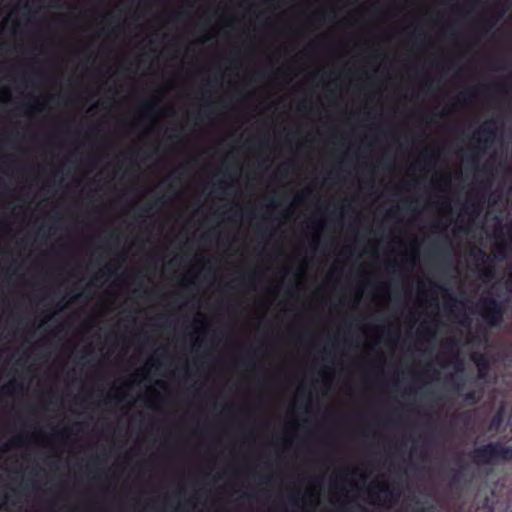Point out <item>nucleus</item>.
I'll return each instance as SVG.
<instances>
[{"instance_id": "nucleus-1", "label": "nucleus", "mask_w": 512, "mask_h": 512, "mask_svg": "<svg viewBox=\"0 0 512 512\" xmlns=\"http://www.w3.org/2000/svg\"><path fill=\"white\" fill-rule=\"evenodd\" d=\"M263 345L264 341L262 340L257 347L252 342H248L240 359L244 367V377L248 382L249 392L256 385L258 397L257 403L247 402L243 407V420L241 423L243 430L242 440L246 448L243 473L251 482L257 483L260 489H264L268 482L258 469L259 456L256 452V446L261 434L269 427L268 421L261 415L265 394L264 383L258 377V372L261 368L260 352Z\"/></svg>"}, {"instance_id": "nucleus-2", "label": "nucleus", "mask_w": 512, "mask_h": 512, "mask_svg": "<svg viewBox=\"0 0 512 512\" xmlns=\"http://www.w3.org/2000/svg\"><path fill=\"white\" fill-rule=\"evenodd\" d=\"M254 22L251 21L249 27L250 40L245 47L244 51V72L242 76L243 82V97L250 103L252 110L256 111L258 104L256 103L258 98L257 86L264 77L263 71L257 65V55L259 52V45L256 42V36L254 33Z\"/></svg>"}, {"instance_id": "nucleus-3", "label": "nucleus", "mask_w": 512, "mask_h": 512, "mask_svg": "<svg viewBox=\"0 0 512 512\" xmlns=\"http://www.w3.org/2000/svg\"><path fill=\"white\" fill-rule=\"evenodd\" d=\"M472 458L477 464H491L498 461H512V446L493 442L473 450Z\"/></svg>"}, {"instance_id": "nucleus-4", "label": "nucleus", "mask_w": 512, "mask_h": 512, "mask_svg": "<svg viewBox=\"0 0 512 512\" xmlns=\"http://www.w3.org/2000/svg\"><path fill=\"white\" fill-rule=\"evenodd\" d=\"M481 316L492 328L502 325L504 319V306L494 297L486 296L480 300Z\"/></svg>"}, {"instance_id": "nucleus-5", "label": "nucleus", "mask_w": 512, "mask_h": 512, "mask_svg": "<svg viewBox=\"0 0 512 512\" xmlns=\"http://www.w3.org/2000/svg\"><path fill=\"white\" fill-rule=\"evenodd\" d=\"M498 133V123L495 118L486 120L472 135V139L477 142L482 152L490 149L496 140Z\"/></svg>"}, {"instance_id": "nucleus-6", "label": "nucleus", "mask_w": 512, "mask_h": 512, "mask_svg": "<svg viewBox=\"0 0 512 512\" xmlns=\"http://www.w3.org/2000/svg\"><path fill=\"white\" fill-rule=\"evenodd\" d=\"M264 271L258 265H251L245 271L243 282L246 288L247 295L250 298H255L258 291L259 281L263 278Z\"/></svg>"}, {"instance_id": "nucleus-7", "label": "nucleus", "mask_w": 512, "mask_h": 512, "mask_svg": "<svg viewBox=\"0 0 512 512\" xmlns=\"http://www.w3.org/2000/svg\"><path fill=\"white\" fill-rule=\"evenodd\" d=\"M246 142L250 154L256 157L257 160H261L263 163L269 161V157L265 154V148L269 142V135L266 136L263 141H260L255 135H251Z\"/></svg>"}, {"instance_id": "nucleus-8", "label": "nucleus", "mask_w": 512, "mask_h": 512, "mask_svg": "<svg viewBox=\"0 0 512 512\" xmlns=\"http://www.w3.org/2000/svg\"><path fill=\"white\" fill-rule=\"evenodd\" d=\"M320 484H321V482L317 486H314L311 489L308 499L303 497L301 495L300 489H298L295 493H292L290 495V500L297 506H299L301 503L306 504L307 502H309V505L311 508H313V509L317 508L320 504V499H319Z\"/></svg>"}, {"instance_id": "nucleus-9", "label": "nucleus", "mask_w": 512, "mask_h": 512, "mask_svg": "<svg viewBox=\"0 0 512 512\" xmlns=\"http://www.w3.org/2000/svg\"><path fill=\"white\" fill-rule=\"evenodd\" d=\"M471 359L477 366L478 379L485 380L488 376L490 368V362L488 357L484 353H473Z\"/></svg>"}, {"instance_id": "nucleus-10", "label": "nucleus", "mask_w": 512, "mask_h": 512, "mask_svg": "<svg viewBox=\"0 0 512 512\" xmlns=\"http://www.w3.org/2000/svg\"><path fill=\"white\" fill-rule=\"evenodd\" d=\"M246 211L251 221H254L259 216V205L255 199H250L246 206Z\"/></svg>"}, {"instance_id": "nucleus-11", "label": "nucleus", "mask_w": 512, "mask_h": 512, "mask_svg": "<svg viewBox=\"0 0 512 512\" xmlns=\"http://www.w3.org/2000/svg\"><path fill=\"white\" fill-rule=\"evenodd\" d=\"M504 420V409L501 407L491 420V428L498 429Z\"/></svg>"}, {"instance_id": "nucleus-12", "label": "nucleus", "mask_w": 512, "mask_h": 512, "mask_svg": "<svg viewBox=\"0 0 512 512\" xmlns=\"http://www.w3.org/2000/svg\"><path fill=\"white\" fill-rule=\"evenodd\" d=\"M438 250L441 254L449 256L452 251L451 241L448 238H445L444 240L440 241L438 243Z\"/></svg>"}, {"instance_id": "nucleus-13", "label": "nucleus", "mask_w": 512, "mask_h": 512, "mask_svg": "<svg viewBox=\"0 0 512 512\" xmlns=\"http://www.w3.org/2000/svg\"><path fill=\"white\" fill-rule=\"evenodd\" d=\"M257 177H258V174H257L256 169H251L248 171L247 178H248L249 189H250L251 193H253L255 191Z\"/></svg>"}, {"instance_id": "nucleus-14", "label": "nucleus", "mask_w": 512, "mask_h": 512, "mask_svg": "<svg viewBox=\"0 0 512 512\" xmlns=\"http://www.w3.org/2000/svg\"><path fill=\"white\" fill-rule=\"evenodd\" d=\"M464 400L471 405H474L478 402L479 396L476 391H468L464 394Z\"/></svg>"}, {"instance_id": "nucleus-15", "label": "nucleus", "mask_w": 512, "mask_h": 512, "mask_svg": "<svg viewBox=\"0 0 512 512\" xmlns=\"http://www.w3.org/2000/svg\"><path fill=\"white\" fill-rule=\"evenodd\" d=\"M241 497L249 502H255L258 499V492L254 490H245L242 492Z\"/></svg>"}, {"instance_id": "nucleus-16", "label": "nucleus", "mask_w": 512, "mask_h": 512, "mask_svg": "<svg viewBox=\"0 0 512 512\" xmlns=\"http://www.w3.org/2000/svg\"><path fill=\"white\" fill-rule=\"evenodd\" d=\"M462 478H463L462 469L455 470V472L453 473L452 478H451V485L453 487H458L462 482Z\"/></svg>"}, {"instance_id": "nucleus-17", "label": "nucleus", "mask_w": 512, "mask_h": 512, "mask_svg": "<svg viewBox=\"0 0 512 512\" xmlns=\"http://www.w3.org/2000/svg\"><path fill=\"white\" fill-rule=\"evenodd\" d=\"M509 276L505 281L506 290L512 294V262L508 265Z\"/></svg>"}, {"instance_id": "nucleus-18", "label": "nucleus", "mask_w": 512, "mask_h": 512, "mask_svg": "<svg viewBox=\"0 0 512 512\" xmlns=\"http://www.w3.org/2000/svg\"><path fill=\"white\" fill-rule=\"evenodd\" d=\"M376 488L379 493L393 495V489L389 485H377Z\"/></svg>"}, {"instance_id": "nucleus-19", "label": "nucleus", "mask_w": 512, "mask_h": 512, "mask_svg": "<svg viewBox=\"0 0 512 512\" xmlns=\"http://www.w3.org/2000/svg\"><path fill=\"white\" fill-rule=\"evenodd\" d=\"M414 244H415V253H414V256H413V259L411 262L412 267H414L416 265L418 258H419V243H418L417 239L414 240Z\"/></svg>"}, {"instance_id": "nucleus-20", "label": "nucleus", "mask_w": 512, "mask_h": 512, "mask_svg": "<svg viewBox=\"0 0 512 512\" xmlns=\"http://www.w3.org/2000/svg\"><path fill=\"white\" fill-rule=\"evenodd\" d=\"M497 258L500 260H505L507 258V251L504 245H499Z\"/></svg>"}, {"instance_id": "nucleus-21", "label": "nucleus", "mask_w": 512, "mask_h": 512, "mask_svg": "<svg viewBox=\"0 0 512 512\" xmlns=\"http://www.w3.org/2000/svg\"><path fill=\"white\" fill-rule=\"evenodd\" d=\"M440 157V151L432 152L429 154V160L432 166H435Z\"/></svg>"}, {"instance_id": "nucleus-22", "label": "nucleus", "mask_w": 512, "mask_h": 512, "mask_svg": "<svg viewBox=\"0 0 512 512\" xmlns=\"http://www.w3.org/2000/svg\"><path fill=\"white\" fill-rule=\"evenodd\" d=\"M497 70H501V71H507V70H510L511 69V63L507 62V61H501L497 67H496Z\"/></svg>"}, {"instance_id": "nucleus-23", "label": "nucleus", "mask_w": 512, "mask_h": 512, "mask_svg": "<svg viewBox=\"0 0 512 512\" xmlns=\"http://www.w3.org/2000/svg\"><path fill=\"white\" fill-rule=\"evenodd\" d=\"M418 512H440L439 510H437L436 506L434 504H430L428 506H425V507H421Z\"/></svg>"}, {"instance_id": "nucleus-24", "label": "nucleus", "mask_w": 512, "mask_h": 512, "mask_svg": "<svg viewBox=\"0 0 512 512\" xmlns=\"http://www.w3.org/2000/svg\"><path fill=\"white\" fill-rule=\"evenodd\" d=\"M186 16H187V13H186V12L181 11V12L176 13V14L173 16V18H172V19H173V21H175V22H180V21H182L183 19H185V18H186Z\"/></svg>"}, {"instance_id": "nucleus-25", "label": "nucleus", "mask_w": 512, "mask_h": 512, "mask_svg": "<svg viewBox=\"0 0 512 512\" xmlns=\"http://www.w3.org/2000/svg\"><path fill=\"white\" fill-rule=\"evenodd\" d=\"M15 386V382H10L8 385H5L2 389H1V392L4 393V394H11L12 393V388H14Z\"/></svg>"}, {"instance_id": "nucleus-26", "label": "nucleus", "mask_w": 512, "mask_h": 512, "mask_svg": "<svg viewBox=\"0 0 512 512\" xmlns=\"http://www.w3.org/2000/svg\"><path fill=\"white\" fill-rule=\"evenodd\" d=\"M24 442V437L21 435L14 437L12 440V444L15 446H22Z\"/></svg>"}, {"instance_id": "nucleus-27", "label": "nucleus", "mask_w": 512, "mask_h": 512, "mask_svg": "<svg viewBox=\"0 0 512 512\" xmlns=\"http://www.w3.org/2000/svg\"><path fill=\"white\" fill-rule=\"evenodd\" d=\"M480 159H481V156L479 153H473L471 155V162L473 163V165L475 166H478L479 162H480Z\"/></svg>"}, {"instance_id": "nucleus-28", "label": "nucleus", "mask_w": 512, "mask_h": 512, "mask_svg": "<svg viewBox=\"0 0 512 512\" xmlns=\"http://www.w3.org/2000/svg\"><path fill=\"white\" fill-rule=\"evenodd\" d=\"M182 132L180 130H173L172 133L169 135L170 139H181Z\"/></svg>"}, {"instance_id": "nucleus-29", "label": "nucleus", "mask_w": 512, "mask_h": 512, "mask_svg": "<svg viewBox=\"0 0 512 512\" xmlns=\"http://www.w3.org/2000/svg\"><path fill=\"white\" fill-rule=\"evenodd\" d=\"M268 206L271 208H276L279 206V201L275 197H270L268 200Z\"/></svg>"}, {"instance_id": "nucleus-30", "label": "nucleus", "mask_w": 512, "mask_h": 512, "mask_svg": "<svg viewBox=\"0 0 512 512\" xmlns=\"http://www.w3.org/2000/svg\"><path fill=\"white\" fill-rule=\"evenodd\" d=\"M142 108L144 112L150 113L154 111L155 106L153 103H145Z\"/></svg>"}, {"instance_id": "nucleus-31", "label": "nucleus", "mask_w": 512, "mask_h": 512, "mask_svg": "<svg viewBox=\"0 0 512 512\" xmlns=\"http://www.w3.org/2000/svg\"><path fill=\"white\" fill-rule=\"evenodd\" d=\"M408 208H409L410 210L415 211V210H416V208H417V199L410 198V199H409V205H408Z\"/></svg>"}, {"instance_id": "nucleus-32", "label": "nucleus", "mask_w": 512, "mask_h": 512, "mask_svg": "<svg viewBox=\"0 0 512 512\" xmlns=\"http://www.w3.org/2000/svg\"><path fill=\"white\" fill-rule=\"evenodd\" d=\"M294 213H295V206H294V203H292L287 210V217L291 218L294 215Z\"/></svg>"}, {"instance_id": "nucleus-33", "label": "nucleus", "mask_w": 512, "mask_h": 512, "mask_svg": "<svg viewBox=\"0 0 512 512\" xmlns=\"http://www.w3.org/2000/svg\"><path fill=\"white\" fill-rule=\"evenodd\" d=\"M483 276L486 279H491L493 277V271L491 269H486L483 271Z\"/></svg>"}, {"instance_id": "nucleus-34", "label": "nucleus", "mask_w": 512, "mask_h": 512, "mask_svg": "<svg viewBox=\"0 0 512 512\" xmlns=\"http://www.w3.org/2000/svg\"><path fill=\"white\" fill-rule=\"evenodd\" d=\"M165 203H166V200L164 199V197H158L153 201L152 205H158V204L164 205Z\"/></svg>"}, {"instance_id": "nucleus-35", "label": "nucleus", "mask_w": 512, "mask_h": 512, "mask_svg": "<svg viewBox=\"0 0 512 512\" xmlns=\"http://www.w3.org/2000/svg\"><path fill=\"white\" fill-rule=\"evenodd\" d=\"M458 230H459L460 232H463V233H466V234L470 232V228H469V226H466V225L459 226V227H458Z\"/></svg>"}, {"instance_id": "nucleus-36", "label": "nucleus", "mask_w": 512, "mask_h": 512, "mask_svg": "<svg viewBox=\"0 0 512 512\" xmlns=\"http://www.w3.org/2000/svg\"><path fill=\"white\" fill-rule=\"evenodd\" d=\"M302 108L304 110H309L311 108V105L308 103V101L305 100L302 104Z\"/></svg>"}, {"instance_id": "nucleus-37", "label": "nucleus", "mask_w": 512, "mask_h": 512, "mask_svg": "<svg viewBox=\"0 0 512 512\" xmlns=\"http://www.w3.org/2000/svg\"><path fill=\"white\" fill-rule=\"evenodd\" d=\"M263 316L264 315L262 314L260 317L257 318V320L255 322V326L257 327V329L260 327V322H261Z\"/></svg>"}, {"instance_id": "nucleus-38", "label": "nucleus", "mask_w": 512, "mask_h": 512, "mask_svg": "<svg viewBox=\"0 0 512 512\" xmlns=\"http://www.w3.org/2000/svg\"><path fill=\"white\" fill-rule=\"evenodd\" d=\"M41 103L38 100H34L32 107L35 109H38L40 107Z\"/></svg>"}, {"instance_id": "nucleus-39", "label": "nucleus", "mask_w": 512, "mask_h": 512, "mask_svg": "<svg viewBox=\"0 0 512 512\" xmlns=\"http://www.w3.org/2000/svg\"><path fill=\"white\" fill-rule=\"evenodd\" d=\"M462 324L465 325V326H469L470 325V319L469 318H465V320L462 321Z\"/></svg>"}, {"instance_id": "nucleus-40", "label": "nucleus", "mask_w": 512, "mask_h": 512, "mask_svg": "<svg viewBox=\"0 0 512 512\" xmlns=\"http://www.w3.org/2000/svg\"><path fill=\"white\" fill-rule=\"evenodd\" d=\"M29 481H30V479H29V478H27V479L25 480V484H24V487H25V488H28V486H29Z\"/></svg>"}, {"instance_id": "nucleus-41", "label": "nucleus", "mask_w": 512, "mask_h": 512, "mask_svg": "<svg viewBox=\"0 0 512 512\" xmlns=\"http://www.w3.org/2000/svg\"><path fill=\"white\" fill-rule=\"evenodd\" d=\"M508 237H509L510 244L512 245V230L509 232Z\"/></svg>"}, {"instance_id": "nucleus-42", "label": "nucleus", "mask_w": 512, "mask_h": 512, "mask_svg": "<svg viewBox=\"0 0 512 512\" xmlns=\"http://www.w3.org/2000/svg\"><path fill=\"white\" fill-rule=\"evenodd\" d=\"M361 298H362V292H360V293H359V296H358V298H357L356 304H358V303H359V301L361 300Z\"/></svg>"}, {"instance_id": "nucleus-43", "label": "nucleus", "mask_w": 512, "mask_h": 512, "mask_svg": "<svg viewBox=\"0 0 512 512\" xmlns=\"http://www.w3.org/2000/svg\"><path fill=\"white\" fill-rule=\"evenodd\" d=\"M451 301L453 302V304H455L458 302V299L456 297H451Z\"/></svg>"}, {"instance_id": "nucleus-44", "label": "nucleus", "mask_w": 512, "mask_h": 512, "mask_svg": "<svg viewBox=\"0 0 512 512\" xmlns=\"http://www.w3.org/2000/svg\"><path fill=\"white\" fill-rule=\"evenodd\" d=\"M399 209H400V207L397 205V206L395 207V209H394V210H391L390 212H391V213H394V212L398 211Z\"/></svg>"}, {"instance_id": "nucleus-45", "label": "nucleus", "mask_w": 512, "mask_h": 512, "mask_svg": "<svg viewBox=\"0 0 512 512\" xmlns=\"http://www.w3.org/2000/svg\"><path fill=\"white\" fill-rule=\"evenodd\" d=\"M142 212H143L144 214H147V213L149 212V208H143V209H142Z\"/></svg>"}, {"instance_id": "nucleus-46", "label": "nucleus", "mask_w": 512, "mask_h": 512, "mask_svg": "<svg viewBox=\"0 0 512 512\" xmlns=\"http://www.w3.org/2000/svg\"><path fill=\"white\" fill-rule=\"evenodd\" d=\"M469 97H470L471 99H474V98L476 97V93H475V92L471 93Z\"/></svg>"}, {"instance_id": "nucleus-47", "label": "nucleus", "mask_w": 512, "mask_h": 512, "mask_svg": "<svg viewBox=\"0 0 512 512\" xmlns=\"http://www.w3.org/2000/svg\"><path fill=\"white\" fill-rule=\"evenodd\" d=\"M318 244H319V237H316V239H315V247H317Z\"/></svg>"}, {"instance_id": "nucleus-48", "label": "nucleus", "mask_w": 512, "mask_h": 512, "mask_svg": "<svg viewBox=\"0 0 512 512\" xmlns=\"http://www.w3.org/2000/svg\"><path fill=\"white\" fill-rule=\"evenodd\" d=\"M441 290H443V291H445V292H448V287H446V286H442V287H441Z\"/></svg>"}, {"instance_id": "nucleus-49", "label": "nucleus", "mask_w": 512, "mask_h": 512, "mask_svg": "<svg viewBox=\"0 0 512 512\" xmlns=\"http://www.w3.org/2000/svg\"><path fill=\"white\" fill-rule=\"evenodd\" d=\"M435 185L437 188L441 189V184L439 182H436Z\"/></svg>"}, {"instance_id": "nucleus-50", "label": "nucleus", "mask_w": 512, "mask_h": 512, "mask_svg": "<svg viewBox=\"0 0 512 512\" xmlns=\"http://www.w3.org/2000/svg\"><path fill=\"white\" fill-rule=\"evenodd\" d=\"M359 472H360V469H359V468H355V469H354V473H355V474H358Z\"/></svg>"}, {"instance_id": "nucleus-51", "label": "nucleus", "mask_w": 512, "mask_h": 512, "mask_svg": "<svg viewBox=\"0 0 512 512\" xmlns=\"http://www.w3.org/2000/svg\"><path fill=\"white\" fill-rule=\"evenodd\" d=\"M447 209H448V211H449V212H451V211H452V208H451V205H450V204H448V205H447Z\"/></svg>"}, {"instance_id": "nucleus-52", "label": "nucleus", "mask_w": 512, "mask_h": 512, "mask_svg": "<svg viewBox=\"0 0 512 512\" xmlns=\"http://www.w3.org/2000/svg\"><path fill=\"white\" fill-rule=\"evenodd\" d=\"M332 378H333V374H332V372H330V373H329V380L331 381V380H332Z\"/></svg>"}, {"instance_id": "nucleus-53", "label": "nucleus", "mask_w": 512, "mask_h": 512, "mask_svg": "<svg viewBox=\"0 0 512 512\" xmlns=\"http://www.w3.org/2000/svg\"><path fill=\"white\" fill-rule=\"evenodd\" d=\"M392 265H393V267H394V268L396 267V265H397L396 260H394V261L392 262Z\"/></svg>"}, {"instance_id": "nucleus-54", "label": "nucleus", "mask_w": 512, "mask_h": 512, "mask_svg": "<svg viewBox=\"0 0 512 512\" xmlns=\"http://www.w3.org/2000/svg\"><path fill=\"white\" fill-rule=\"evenodd\" d=\"M362 477H363V479H364V480H366V479H367V475H366V474H364V473L362 474Z\"/></svg>"}, {"instance_id": "nucleus-55", "label": "nucleus", "mask_w": 512, "mask_h": 512, "mask_svg": "<svg viewBox=\"0 0 512 512\" xmlns=\"http://www.w3.org/2000/svg\"><path fill=\"white\" fill-rule=\"evenodd\" d=\"M184 505H191V501H186Z\"/></svg>"}, {"instance_id": "nucleus-56", "label": "nucleus", "mask_w": 512, "mask_h": 512, "mask_svg": "<svg viewBox=\"0 0 512 512\" xmlns=\"http://www.w3.org/2000/svg\"><path fill=\"white\" fill-rule=\"evenodd\" d=\"M399 245L403 246L404 242L402 240H399Z\"/></svg>"}, {"instance_id": "nucleus-57", "label": "nucleus", "mask_w": 512, "mask_h": 512, "mask_svg": "<svg viewBox=\"0 0 512 512\" xmlns=\"http://www.w3.org/2000/svg\"><path fill=\"white\" fill-rule=\"evenodd\" d=\"M449 343H450L451 345H453V344H454L453 339H450V340H449Z\"/></svg>"}, {"instance_id": "nucleus-58", "label": "nucleus", "mask_w": 512, "mask_h": 512, "mask_svg": "<svg viewBox=\"0 0 512 512\" xmlns=\"http://www.w3.org/2000/svg\"><path fill=\"white\" fill-rule=\"evenodd\" d=\"M38 232H39V234H42L43 228H40Z\"/></svg>"}, {"instance_id": "nucleus-59", "label": "nucleus", "mask_w": 512, "mask_h": 512, "mask_svg": "<svg viewBox=\"0 0 512 512\" xmlns=\"http://www.w3.org/2000/svg\"><path fill=\"white\" fill-rule=\"evenodd\" d=\"M181 507H182V505H180V506H179V508H177V512H179V511H180V508H181Z\"/></svg>"}]
</instances>
